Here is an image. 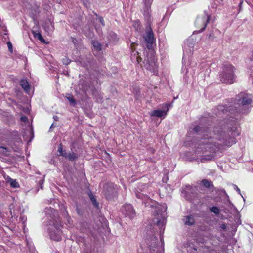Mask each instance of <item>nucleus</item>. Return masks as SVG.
<instances>
[{
  "mask_svg": "<svg viewBox=\"0 0 253 253\" xmlns=\"http://www.w3.org/2000/svg\"><path fill=\"white\" fill-rule=\"evenodd\" d=\"M7 181L9 183L10 186L12 188H16L19 187L20 186L19 183L16 181V179H12L10 177H8L7 179Z\"/></svg>",
  "mask_w": 253,
  "mask_h": 253,
  "instance_id": "nucleus-16",
  "label": "nucleus"
},
{
  "mask_svg": "<svg viewBox=\"0 0 253 253\" xmlns=\"http://www.w3.org/2000/svg\"><path fill=\"white\" fill-rule=\"evenodd\" d=\"M21 120L23 122H26L27 120V118L26 116H22L21 117Z\"/></svg>",
  "mask_w": 253,
  "mask_h": 253,
  "instance_id": "nucleus-33",
  "label": "nucleus"
},
{
  "mask_svg": "<svg viewBox=\"0 0 253 253\" xmlns=\"http://www.w3.org/2000/svg\"><path fill=\"white\" fill-rule=\"evenodd\" d=\"M0 149H2L3 150H5L6 152L7 151V148L6 147H3V146H0Z\"/></svg>",
  "mask_w": 253,
  "mask_h": 253,
  "instance_id": "nucleus-36",
  "label": "nucleus"
},
{
  "mask_svg": "<svg viewBox=\"0 0 253 253\" xmlns=\"http://www.w3.org/2000/svg\"><path fill=\"white\" fill-rule=\"evenodd\" d=\"M146 242L149 248L150 253H163V249L158 246L157 239L155 236L147 239Z\"/></svg>",
  "mask_w": 253,
  "mask_h": 253,
  "instance_id": "nucleus-7",
  "label": "nucleus"
},
{
  "mask_svg": "<svg viewBox=\"0 0 253 253\" xmlns=\"http://www.w3.org/2000/svg\"><path fill=\"white\" fill-rule=\"evenodd\" d=\"M62 62L64 64L68 65L70 63L71 61L68 58L65 57L63 58Z\"/></svg>",
  "mask_w": 253,
  "mask_h": 253,
  "instance_id": "nucleus-29",
  "label": "nucleus"
},
{
  "mask_svg": "<svg viewBox=\"0 0 253 253\" xmlns=\"http://www.w3.org/2000/svg\"><path fill=\"white\" fill-rule=\"evenodd\" d=\"M42 184H43V182L42 181H40V185L41 186V189L42 188Z\"/></svg>",
  "mask_w": 253,
  "mask_h": 253,
  "instance_id": "nucleus-37",
  "label": "nucleus"
},
{
  "mask_svg": "<svg viewBox=\"0 0 253 253\" xmlns=\"http://www.w3.org/2000/svg\"><path fill=\"white\" fill-rule=\"evenodd\" d=\"M21 218L22 220H23L24 217H21Z\"/></svg>",
  "mask_w": 253,
  "mask_h": 253,
  "instance_id": "nucleus-44",
  "label": "nucleus"
},
{
  "mask_svg": "<svg viewBox=\"0 0 253 253\" xmlns=\"http://www.w3.org/2000/svg\"><path fill=\"white\" fill-rule=\"evenodd\" d=\"M66 157L68 158L71 161H73L77 158V156L75 153H69L68 154H66Z\"/></svg>",
  "mask_w": 253,
  "mask_h": 253,
  "instance_id": "nucleus-24",
  "label": "nucleus"
},
{
  "mask_svg": "<svg viewBox=\"0 0 253 253\" xmlns=\"http://www.w3.org/2000/svg\"><path fill=\"white\" fill-rule=\"evenodd\" d=\"M142 59L140 58V57H137V60L138 61V63L140 62V61H141Z\"/></svg>",
  "mask_w": 253,
  "mask_h": 253,
  "instance_id": "nucleus-39",
  "label": "nucleus"
},
{
  "mask_svg": "<svg viewBox=\"0 0 253 253\" xmlns=\"http://www.w3.org/2000/svg\"><path fill=\"white\" fill-rule=\"evenodd\" d=\"M209 20V16L207 13H206L205 16L197 18L195 24L198 27L201 28L199 32H202L205 30Z\"/></svg>",
  "mask_w": 253,
  "mask_h": 253,
  "instance_id": "nucleus-8",
  "label": "nucleus"
},
{
  "mask_svg": "<svg viewBox=\"0 0 253 253\" xmlns=\"http://www.w3.org/2000/svg\"><path fill=\"white\" fill-rule=\"evenodd\" d=\"M210 210L211 212L216 214H218L219 213V209L217 207H212L210 208Z\"/></svg>",
  "mask_w": 253,
  "mask_h": 253,
  "instance_id": "nucleus-27",
  "label": "nucleus"
},
{
  "mask_svg": "<svg viewBox=\"0 0 253 253\" xmlns=\"http://www.w3.org/2000/svg\"><path fill=\"white\" fill-rule=\"evenodd\" d=\"M202 183L206 188H209L211 186V182L206 179L203 180Z\"/></svg>",
  "mask_w": 253,
  "mask_h": 253,
  "instance_id": "nucleus-28",
  "label": "nucleus"
},
{
  "mask_svg": "<svg viewBox=\"0 0 253 253\" xmlns=\"http://www.w3.org/2000/svg\"><path fill=\"white\" fill-rule=\"evenodd\" d=\"M54 127H55V126H54V124L53 123L50 127V129H52Z\"/></svg>",
  "mask_w": 253,
  "mask_h": 253,
  "instance_id": "nucleus-41",
  "label": "nucleus"
},
{
  "mask_svg": "<svg viewBox=\"0 0 253 253\" xmlns=\"http://www.w3.org/2000/svg\"><path fill=\"white\" fill-rule=\"evenodd\" d=\"M53 217L49 222V227L48 228V233L51 239L56 241H59L61 239L62 231L61 228L62 225L60 220L57 218L58 216V211L53 209L51 210Z\"/></svg>",
  "mask_w": 253,
  "mask_h": 253,
  "instance_id": "nucleus-3",
  "label": "nucleus"
},
{
  "mask_svg": "<svg viewBox=\"0 0 253 253\" xmlns=\"http://www.w3.org/2000/svg\"><path fill=\"white\" fill-rule=\"evenodd\" d=\"M183 220L184 223L187 225H191L194 223V219L191 215L184 217Z\"/></svg>",
  "mask_w": 253,
  "mask_h": 253,
  "instance_id": "nucleus-15",
  "label": "nucleus"
},
{
  "mask_svg": "<svg viewBox=\"0 0 253 253\" xmlns=\"http://www.w3.org/2000/svg\"><path fill=\"white\" fill-rule=\"evenodd\" d=\"M0 253H4V250L2 247H0Z\"/></svg>",
  "mask_w": 253,
  "mask_h": 253,
  "instance_id": "nucleus-35",
  "label": "nucleus"
},
{
  "mask_svg": "<svg viewBox=\"0 0 253 253\" xmlns=\"http://www.w3.org/2000/svg\"><path fill=\"white\" fill-rule=\"evenodd\" d=\"M236 0L237 1V2H239V8L240 10L241 8V5L243 3V0Z\"/></svg>",
  "mask_w": 253,
  "mask_h": 253,
  "instance_id": "nucleus-32",
  "label": "nucleus"
},
{
  "mask_svg": "<svg viewBox=\"0 0 253 253\" xmlns=\"http://www.w3.org/2000/svg\"><path fill=\"white\" fill-rule=\"evenodd\" d=\"M92 44L94 48L97 51H101L102 45L97 41H92Z\"/></svg>",
  "mask_w": 253,
  "mask_h": 253,
  "instance_id": "nucleus-20",
  "label": "nucleus"
},
{
  "mask_svg": "<svg viewBox=\"0 0 253 253\" xmlns=\"http://www.w3.org/2000/svg\"><path fill=\"white\" fill-rule=\"evenodd\" d=\"M108 38L109 40L110 41V42H116L118 40L117 34L112 32H111L109 34Z\"/></svg>",
  "mask_w": 253,
  "mask_h": 253,
  "instance_id": "nucleus-18",
  "label": "nucleus"
},
{
  "mask_svg": "<svg viewBox=\"0 0 253 253\" xmlns=\"http://www.w3.org/2000/svg\"><path fill=\"white\" fill-rule=\"evenodd\" d=\"M193 130L202 135V138L197 144V149L213 153L224 146L230 147L235 144V137L240 134V127L236 122L228 132L222 130L212 132L211 128L200 126L195 127Z\"/></svg>",
  "mask_w": 253,
  "mask_h": 253,
  "instance_id": "nucleus-1",
  "label": "nucleus"
},
{
  "mask_svg": "<svg viewBox=\"0 0 253 253\" xmlns=\"http://www.w3.org/2000/svg\"><path fill=\"white\" fill-rule=\"evenodd\" d=\"M58 151L60 155L63 156L64 157H66V153H63L62 144H60L58 146Z\"/></svg>",
  "mask_w": 253,
  "mask_h": 253,
  "instance_id": "nucleus-26",
  "label": "nucleus"
},
{
  "mask_svg": "<svg viewBox=\"0 0 253 253\" xmlns=\"http://www.w3.org/2000/svg\"><path fill=\"white\" fill-rule=\"evenodd\" d=\"M196 41L192 37H190L187 39V40L184 42V45L183 47V51H184V56H185V53L187 52L188 50L189 51L190 53L192 52V49L194 47ZM184 58V57H183ZM184 58H183V59Z\"/></svg>",
  "mask_w": 253,
  "mask_h": 253,
  "instance_id": "nucleus-11",
  "label": "nucleus"
},
{
  "mask_svg": "<svg viewBox=\"0 0 253 253\" xmlns=\"http://www.w3.org/2000/svg\"><path fill=\"white\" fill-rule=\"evenodd\" d=\"M7 46L9 50L12 52V43L10 42H7Z\"/></svg>",
  "mask_w": 253,
  "mask_h": 253,
  "instance_id": "nucleus-30",
  "label": "nucleus"
},
{
  "mask_svg": "<svg viewBox=\"0 0 253 253\" xmlns=\"http://www.w3.org/2000/svg\"><path fill=\"white\" fill-rule=\"evenodd\" d=\"M45 212H46V213H48H48L47 212V211H45Z\"/></svg>",
  "mask_w": 253,
  "mask_h": 253,
  "instance_id": "nucleus-45",
  "label": "nucleus"
},
{
  "mask_svg": "<svg viewBox=\"0 0 253 253\" xmlns=\"http://www.w3.org/2000/svg\"><path fill=\"white\" fill-rule=\"evenodd\" d=\"M20 84L27 93L30 91L29 84L26 79L21 80Z\"/></svg>",
  "mask_w": 253,
  "mask_h": 253,
  "instance_id": "nucleus-14",
  "label": "nucleus"
},
{
  "mask_svg": "<svg viewBox=\"0 0 253 253\" xmlns=\"http://www.w3.org/2000/svg\"><path fill=\"white\" fill-rule=\"evenodd\" d=\"M153 0H143V14L145 18L148 19L150 17L151 6Z\"/></svg>",
  "mask_w": 253,
  "mask_h": 253,
  "instance_id": "nucleus-10",
  "label": "nucleus"
},
{
  "mask_svg": "<svg viewBox=\"0 0 253 253\" xmlns=\"http://www.w3.org/2000/svg\"><path fill=\"white\" fill-rule=\"evenodd\" d=\"M235 70L234 67L231 65H225L219 75L221 81L226 84H232L235 80Z\"/></svg>",
  "mask_w": 253,
  "mask_h": 253,
  "instance_id": "nucleus-4",
  "label": "nucleus"
},
{
  "mask_svg": "<svg viewBox=\"0 0 253 253\" xmlns=\"http://www.w3.org/2000/svg\"><path fill=\"white\" fill-rule=\"evenodd\" d=\"M88 196L90 198V200L91 201L92 203V204L93 205V206L95 207V208H98V202L96 201V199L95 198V197L94 196V195H93V194L91 192H89L88 193Z\"/></svg>",
  "mask_w": 253,
  "mask_h": 253,
  "instance_id": "nucleus-19",
  "label": "nucleus"
},
{
  "mask_svg": "<svg viewBox=\"0 0 253 253\" xmlns=\"http://www.w3.org/2000/svg\"><path fill=\"white\" fill-rule=\"evenodd\" d=\"M3 182H4L3 181H2V182H0V186H1L2 183H3Z\"/></svg>",
  "mask_w": 253,
  "mask_h": 253,
  "instance_id": "nucleus-43",
  "label": "nucleus"
},
{
  "mask_svg": "<svg viewBox=\"0 0 253 253\" xmlns=\"http://www.w3.org/2000/svg\"><path fill=\"white\" fill-rule=\"evenodd\" d=\"M66 98L69 100V101L70 102L71 104L72 105H75L76 104V101L74 99L73 96L71 94H67L66 95Z\"/></svg>",
  "mask_w": 253,
  "mask_h": 253,
  "instance_id": "nucleus-22",
  "label": "nucleus"
},
{
  "mask_svg": "<svg viewBox=\"0 0 253 253\" xmlns=\"http://www.w3.org/2000/svg\"><path fill=\"white\" fill-rule=\"evenodd\" d=\"M166 210L165 207H158L154 214L153 222L160 228H162L166 222Z\"/></svg>",
  "mask_w": 253,
  "mask_h": 253,
  "instance_id": "nucleus-6",
  "label": "nucleus"
},
{
  "mask_svg": "<svg viewBox=\"0 0 253 253\" xmlns=\"http://www.w3.org/2000/svg\"><path fill=\"white\" fill-rule=\"evenodd\" d=\"M136 197L139 198V199H142L143 200H146L147 199H148V196L145 194H143V193H136Z\"/></svg>",
  "mask_w": 253,
  "mask_h": 253,
  "instance_id": "nucleus-23",
  "label": "nucleus"
},
{
  "mask_svg": "<svg viewBox=\"0 0 253 253\" xmlns=\"http://www.w3.org/2000/svg\"><path fill=\"white\" fill-rule=\"evenodd\" d=\"M53 118H54V119L55 121H57V120H58V117H57V116H54V117H53Z\"/></svg>",
  "mask_w": 253,
  "mask_h": 253,
  "instance_id": "nucleus-40",
  "label": "nucleus"
},
{
  "mask_svg": "<svg viewBox=\"0 0 253 253\" xmlns=\"http://www.w3.org/2000/svg\"><path fill=\"white\" fill-rule=\"evenodd\" d=\"M172 106V105L170 104H165V108H166V111L160 110H154L151 113L150 115L158 117H165L167 115V111L169 110V108Z\"/></svg>",
  "mask_w": 253,
  "mask_h": 253,
  "instance_id": "nucleus-12",
  "label": "nucleus"
},
{
  "mask_svg": "<svg viewBox=\"0 0 253 253\" xmlns=\"http://www.w3.org/2000/svg\"><path fill=\"white\" fill-rule=\"evenodd\" d=\"M234 188V189L236 190L237 191V192L241 195V191H240V189L236 185H234L233 184V185Z\"/></svg>",
  "mask_w": 253,
  "mask_h": 253,
  "instance_id": "nucleus-31",
  "label": "nucleus"
},
{
  "mask_svg": "<svg viewBox=\"0 0 253 253\" xmlns=\"http://www.w3.org/2000/svg\"><path fill=\"white\" fill-rule=\"evenodd\" d=\"M144 39L148 44L147 48L148 50V52L146 51L147 54L143 62L144 67L147 70L155 74L157 72V65L155 52L152 49V44L155 42V39L151 29H149L146 31Z\"/></svg>",
  "mask_w": 253,
  "mask_h": 253,
  "instance_id": "nucleus-2",
  "label": "nucleus"
},
{
  "mask_svg": "<svg viewBox=\"0 0 253 253\" xmlns=\"http://www.w3.org/2000/svg\"><path fill=\"white\" fill-rule=\"evenodd\" d=\"M221 227H222V228H225V227H226V226H225V225H224V224H223V225H222V226H221Z\"/></svg>",
  "mask_w": 253,
  "mask_h": 253,
  "instance_id": "nucleus-42",
  "label": "nucleus"
},
{
  "mask_svg": "<svg viewBox=\"0 0 253 253\" xmlns=\"http://www.w3.org/2000/svg\"><path fill=\"white\" fill-rule=\"evenodd\" d=\"M44 28L48 33H51L53 31L54 26L52 23L49 21L44 25Z\"/></svg>",
  "mask_w": 253,
  "mask_h": 253,
  "instance_id": "nucleus-17",
  "label": "nucleus"
},
{
  "mask_svg": "<svg viewBox=\"0 0 253 253\" xmlns=\"http://www.w3.org/2000/svg\"><path fill=\"white\" fill-rule=\"evenodd\" d=\"M238 104L239 111L243 113H247L249 109L253 105V101L250 95L241 93L239 95Z\"/></svg>",
  "mask_w": 253,
  "mask_h": 253,
  "instance_id": "nucleus-5",
  "label": "nucleus"
},
{
  "mask_svg": "<svg viewBox=\"0 0 253 253\" xmlns=\"http://www.w3.org/2000/svg\"><path fill=\"white\" fill-rule=\"evenodd\" d=\"M122 212L126 216L130 219L133 218L135 216V212L132 206L130 204H126L123 206L122 209Z\"/></svg>",
  "mask_w": 253,
  "mask_h": 253,
  "instance_id": "nucleus-9",
  "label": "nucleus"
},
{
  "mask_svg": "<svg viewBox=\"0 0 253 253\" xmlns=\"http://www.w3.org/2000/svg\"><path fill=\"white\" fill-rule=\"evenodd\" d=\"M67 221H68V223H69V224H70V217L68 216V215H67Z\"/></svg>",
  "mask_w": 253,
  "mask_h": 253,
  "instance_id": "nucleus-38",
  "label": "nucleus"
},
{
  "mask_svg": "<svg viewBox=\"0 0 253 253\" xmlns=\"http://www.w3.org/2000/svg\"><path fill=\"white\" fill-rule=\"evenodd\" d=\"M32 33L35 38H37L42 42H45L44 39L42 38V35L39 32H36L34 31H33Z\"/></svg>",
  "mask_w": 253,
  "mask_h": 253,
  "instance_id": "nucleus-21",
  "label": "nucleus"
},
{
  "mask_svg": "<svg viewBox=\"0 0 253 253\" xmlns=\"http://www.w3.org/2000/svg\"><path fill=\"white\" fill-rule=\"evenodd\" d=\"M99 21L102 24V25H104V20L102 18H100L99 19Z\"/></svg>",
  "mask_w": 253,
  "mask_h": 253,
  "instance_id": "nucleus-34",
  "label": "nucleus"
},
{
  "mask_svg": "<svg viewBox=\"0 0 253 253\" xmlns=\"http://www.w3.org/2000/svg\"><path fill=\"white\" fill-rule=\"evenodd\" d=\"M148 186L146 184H142L139 186L138 189L141 192H145V190L147 189Z\"/></svg>",
  "mask_w": 253,
  "mask_h": 253,
  "instance_id": "nucleus-25",
  "label": "nucleus"
},
{
  "mask_svg": "<svg viewBox=\"0 0 253 253\" xmlns=\"http://www.w3.org/2000/svg\"><path fill=\"white\" fill-rule=\"evenodd\" d=\"M214 157L215 155L212 153L209 155H203L200 158H199V160L201 163H206L213 160Z\"/></svg>",
  "mask_w": 253,
  "mask_h": 253,
  "instance_id": "nucleus-13",
  "label": "nucleus"
}]
</instances>
